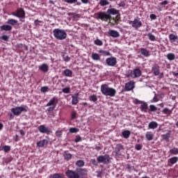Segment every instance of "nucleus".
Masks as SVG:
<instances>
[{
  "instance_id": "nucleus-17",
  "label": "nucleus",
  "mask_w": 178,
  "mask_h": 178,
  "mask_svg": "<svg viewBox=\"0 0 178 178\" xmlns=\"http://www.w3.org/2000/svg\"><path fill=\"white\" fill-rule=\"evenodd\" d=\"M134 88V83L128 82L125 84V91H131Z\"/></svg>"
},
{
  "instance_id": "nucleus-6",
  "label": "nucleus",
  "mask_w": 178,
  "mask_h": 178,
  "mask_svg": "<svg viewBox=\"0 0 178 178\" xmlns=\"http://www.w3.org/2000/svg\"><path fill=\"white\" fill-rule=\"evenodd\" d=\"M11 112H13V115H15V116H19V115H20L22 112H27V109H26V108L23 106H17L15 108H13L11 109Z\"/></svg>"
},
{
  "instance_id": "nucleus-36",
  "label": "nucleus",
  "mask_w": 178,
  "mask_h": 178,
  "mask_svg": "<svg viewBox=\"0 0 178 178\" xmlns=\"http://www.w3.org/2000/svg\"><path fill=\"white\" fill-rule=\"evenodd\" d=\"M99 5L101 6H106V5H109V1L107 0H100Z\"/></svg>"
},
{
  "instance_id": "nucleus-56",
  "label": "nucleus",
  "mask_w": 178,
  "mask_h": 178,
  "mask_svg": "<svg viewBox=\"0 0 178 178\" xmlns=\"http://www.w3.org/2000/svg\"><path fill=\"white\" fill-rule=\"evenodd\" d=\"M65 159H72V154H67L65 156Z\"/></svg>"
},
{
  "instance_id": "nucleus-39",
  "label": "nucleus",
  "mask_w": 178,
  "mask_h": 178,
  "mask_svg": "<svg viewBox=\"0 0 178 178\" xmlns=\"http://www.w3.org/2000/svg\"><path fill=\"white\" fill-rule=\"evenodd\" d=\"M169 40H170V41H176L177 36L171 33L169 35Z\"/></svg>"
},
{
  "instance_id": "nucleus-33",
  "label": "nucleus",
  "mask_w": 178,
  "mask_h": 178,
  "mask_svg": "<svg viewBox=\"0 0 178 178\" xmlns=\"http://www.w3.org/2000/svg\"><path fill=\"white\" fill-rule=\"evenodd\" d=\"M99 54H101L102 55H104V56H111V52H109L108 51H104L102 49L99 51Z\"/></svg>"
},
{
  "instance_id": "nucleus-34",
  "label": "nucleus",
  "mask_w": 178,
  "mask_h": 178,
  "mask_svg": "<svg viewBox=\"0 0 178 178\" xmlns=\"http://www.w3.org/2000/svg\"><path fill=\"white\" fill-rule=\"evenodd\" d=\"M178 161V157L174 156L169 159V162H170L171 165H175Z\"/></svg>"
},
{
  "instance_id": "nucleus-42",
  "label": "nucleus",
  "mask_w": 178,
  "mask_h": 178,
  "mask_svg": "<svg viewBox=\"0 0 178 178\" xmlns=\"http://www.w3.org/2000/svg\"><path fill=\"white\" fill-rule=\"evenodd\" d=\"M98 98L97 97V96L95 95H91L90 97V100L92 101V102H97Z\"/></svg>"
},
{
  "instance_id": "nucleus-15",
  "label": "nucleus",
  "mask_w": 178,
  "mask_h": 178,
  "mask_svg": "<svg viewBox=\"0 0 178 178\" xmlns=\"http://www.w3.org/2000/svg\"><path fill=\"white\" fill-rule=\"evenodd\" d=\"M72 105H77V104H79V99H80V98L79 97V93H76L72 97Z\"/></svg>"
},
{
  "instance_id": "nucleus-12",
  "label": "nucleus",
  "mask_w": 178,
  "mask_h": 178,
  "mask_svg": "<svg viewBox=\"0 0 178 178\" xmlns=\"http://www.w3.org/2000/svg\"><path fill=\"white\" fill-rule=\"evenodd\" d=\"M141 76V70L138 68L134 70L133 74H131V77L133 79H136L137 77H140Z\"/></svg>"
},
{
  "instance_id": "nucleus-53",
  "label": "nucleus",
  "mask_w": 178,
  "mask_h": 178,
  "mask_svg": "<svg viewBox=\"0 0 178 178\" xmlns=\"http://www.w3.org/2000/svg\"><path fill=\"white\" fill-rule=\"evenodd\" d=\"M91 162L92 165H95V166H98V163L97 162V160H95V159H92Z\"/></svg>"
},
{
  "instance_id": "nucleus-59",
  "label": "nucleus",
  "mask_w": 178,
  "mask_h": 178,
  "mask_svg": "<svg viewBox=\"0 0 178 178\" xmlns=\"http://www.w3.org/2000/svg\"><path fill=\"white\" fill-rule=\"evenodd\" d=\"M40 23H42V22L38 19H35L34 22L35 26H38V24H40Z\"/></svg>"
},
{
  "instance_id": "nucleus-38",
  "label": "nucleus",
  "mask_w": 178,
  "mask_h": 178,
  "mask_svg": "<svg viewBox=\"0 0 178 178\" xmlns=\"http://www.w3.org/2000/svg\"><path fill=\"white\" fill-rule=\"evenodd\" d=\"M162 137H163V140H165V141H169V138L170 137V134L167 133V134L163 135Z\"/></svg>"
},
{
  "instance_id": "nucleus-45",
  "label": "nucleus",
  "mask_w": 178,
  "mask_h": 178,
  "mask_svg": "<svg viewBox=\"0 0 178 178\" xmlns=\"http://www.w3.org/2000/svg\"><path fill=\"white\" fill-rule=\"evenodd\" d=\"M135 149H136V151H141V149H143V145L140 144L136 145Z\"/></svg>"
},
{
  "instance_id": "nucleus-52",
  "label": "nucleus",
  "mask_w": 178,
  "mask_h": 178,
  "mask_svg": "<svg viewBox=\"0 0 178 178\" xmlns=\"http://www.w3.org/2000/svg\"><path fill=\"white\" fill-rule=\"evenodd\" d=\"M68 16H76V17H79V15L76 13H67Z\"/></svg>"
},
{
  "instance_id": "nucleus-51",
  "label": "nucleus",
  "mask_w": 178,
  "mask_h": 178,
  "mask_svg": "<svg viewBox=\"0 0 178 178\" xmlns=\"http://www.w3.org/2000/svg\"><path fill=\"white\" fill-rule=\"evenodd\" d=\"M65 2H67V3H76L77 2V0H64Z\"/></svg>"
},
{
  "instance_id": "nucleus-57",
  "label": "nucleus",
  "mask_w": 178,
  "mask_h": 178,
  "mask_svg": "<svg viewBox=\"0 0 178 178\" xmlns=\"http://www.w3.org/2000/svg\"><path fill=\"white\" fill-rule=\"evenodd\" d=\"M74 141L76 143H80V141H81V136H77Z\"/></svg>"
},
{
  "instance_id": "nucleus-29",
  "label": "nucleus",
  "mask_w": 178,
  "mask_h": 178,
  "mask_svg": "<svg viewBox=\"0 0 178 178\" xmlns=\"http://www.w3.org/2000/svg\"><path fill=\"white\" fill-rule=\"evenodd\" d=\"M92 59H93V60H100L101 57L99 56V54L94 53L92 54Z\"/></svg>"
},
{
  "instance_id": "nucleus-55",
  "label": "nucleus",
  "mask_w": 178,
  "mask_h": 178,
  "mask_svg": "<svg viewBox=\"0 0 178 178\" xmlns=\"http://www.w3.org/2000/svg\"><path fill=\"white\" fill-rule=\"evenodd\" d=\"M56 137H61L62 131H56Z\"/></svg>"
},
{
  "instance_id": "nucleus-37",
  "label": "nucleus",
  "mask_w": 178,
  "mask_h": 178,
  "mask_svg": "<svg viewBox=\"0 0 178 178\" xmlns=\"http://www.w3.org/2000/svg\"><path fill=\"white\" fill-rule=\"evenodd\" d=\"M170 154H172V155H177L178 154V148L177 147H174L171 149H170Z\"/></svg>"
},
{
  "instance_id": "nucleus-25",
  "label": "nucleus",
  "mask_w": 178,
  "mask_h": 178,
  "mask_svg": "<svg viewBox=\"0 0 178 178\" xmlns=\"http://www.w3.org/2000/svg\"><path fill=\"white\" fill-rule=\"evenodd\" d=\"M124 138H129L130 137V134H131V132L129 130L124 131L122 133Z\"/></svg>"
},
{
  "instance_id": "nucleus-18",
  "label": "nucleus",
  "mask_w": 178,
  "mask_h": 178,
  "mask_svg": "<svg viewBox=\"0 0 178 178\" xmlns=\"http://www.w3.org/2000/svg\"><path fill=\"white\" fill-rule=\"evenodd\" d=\"M106 13L108 16H111V15H119V10L115 8H109L107 10Z\"/></svg>"
},
{
  "instance_id": "nucleus-58",
  "label": "nucleus",
  "mask_w": 178,
  "mask_h": 178,
  "mask_svg": "<svg viewBox=\"0 0 178 178\" xmlns=\"http://www.w3.org/2000/svg\"><path fill=\"white\" fill-rule=\"evenodd\" d=\"M150 19H152V20H156V15H155L154 14L150 15Z\"/></svg>"
},
{
  "instance_id": "nucleus-43",
  "label": "nucleus",
  "mask_w": 178,
  "mask_h": 178,
  "mask_svg": "<svg viewBox=\"0 0 178 178\" xmlns=\"http://www.w3.org/2000/svg\"><path fill=\"white\" fill-rule=\"evenodd\" d=\"M147 37L150 41H155V35H152V33H148Z\"/></svg>"
},
{
  "instance_id": "nucleus-47",
  "label": "nucleus",
  "mask_w": 178,
  "mask_h": 178,
  "mask_svg": "<svg viewBox=\"0 0 178 178\" xmlns=\"http://www.w3.org/2000/svg\"><path fill=\"white\" fill-rule=\"evenodd\" d=\"M79 132V129L77 128H70V133H77Z\"/></svg>"
},
{
  "instance_id": "nucleus-14",
  "label": "nucleus",
  "mask_w": 178,
  "mask_h": 178,
  "mask_svg": "<svg viewBox=\"0 0 178 178\" xmlns=\"http://www.w3.org/2000/svg\"><path fill=\"white\" fill-rule=\"evenodd\" d=\"M58 104V99L55 97H53L50 101L47 104L46 106H56Z\"/></svg>"
},
{
  "instance_id": "nucleus-64",
  "label": "nucleus",
  "mask_w": 178,
  "mask_h": 178,
  "mask_svg": "<svg viewBox=\"0 0 178 178\" xmlns=\"http://www.w3.org/2000/svg\"><path fill=\"white\" fill-rule=\"evenodd\" d=\"M152 102H158V97H154L152 99Z\"/></svg>"
},
{
  "instance_id": "nucleus-5",
  "label": "nucleus",
  "mask_w": 178,
  "mask_h": 178,
  "mask_svg": "<svg viewBox=\"0 0 178 178\" xmlns=\"http://www.w3.org/2000/svg\"><path fill=\"white\" fill-rule=\"evenodd\" d=\"M97 19L102 20L103 22H108L111 19V15H108L107 13L99 12L97 13Z\"/></svg>"
},
{
  "instance_id": "nucleus-22",
  "label": "nucleus",
  "mask_w": 178,
  "mask_h": 178,
  "mask_svg": "<svg viewBox=\"0 0 178 178\" xmlns=\"http://www.w3.org/2000/svg\"><path fill=\"white\" fill-rule=\"evenodd\" d=\"M0 29L3 31H10V30H12L10 25H3L0 26Z\"/></svg>"
},
{
  "instance_id": "nucleus-4",
  "label": "nucleus",
  "mask_w": 178,
  "mask_h": 178,
  "mask_svg": "<svg viewBox=\"0 0 178 178\" xmlns=\"http://www.w3.org/2000/svg\"><path fill=\"white\" fill-rule=\"evenodd\" d=\"M65 175L68 178H87L86 177H80V175L78 172H76V171L72 170H67L65 172Z\"/></svg>"
},
{
  "instance_id": "nucleus-24",
  "label": "nucleus",
  "mask_w": 178,
  "mask_h": 178,
  "mask_svg": "<svg viewBox=\"0 0 178 178\" xmlns=\"http://www.w3.org/2000/svg\"><path fill=\"white\" fill-rule=\"evenodd\" d=\"M140 54L143 55V56H149V51L147 49L142 48L140 49Z\"/></svg>"
},
{
  "instance_id": "nucleus-44",
  "label": "nucleus",
  "mask_w": 178,
  "mask_h": 178,
  "mask_svg": "<svg viewBox=\"0 0 178 178\" xmlns=\"http://www.w3.org/2000/svg\"><path fill=\"white\" fill-rule=\"evenodd\" d=\"M149 108H150L151 112H155V111H158V108H156V106H155V105H150Z\"/></svg>"
},
{
  "instance_id": "nucleus-30",
  "label": "nucleus",
  "mask_w": 178,
  "mask_h": 178,
  "mask_svg": "<svg viewBox=\"0 0 178 178\" xmlns=\"http://www.w3.org/2000/svg\"><path fill=\"white\" fill-rule=\"evenodd\" d=\"M146 138L148 140V141H151L154 139V134H152L151 132H147L146 134Z\"/></svg>"
},
{
  "instance_id": "nucleus-49",
  "label": "nucleus",
  "mask_w": 178,
  "mask_h": 178,
  "mask_svg": "<svg viewBox=\"0 0 178 178\" xmlns=\"http://www.w3.org/2000/svg\"><path fill=\"white\" fill-rule=\"evenodd\" d=\"M41 92H47L48 91V86H43L40 89Z\"/></svg>"
},
{
  "instance_id": "nucleus-10",
  "label": "nucleus",
  "mask_w": 178,
  "mask_h": 178,
  "mask_svg": "<svg viewBox=\"0 0 178 178\" xmlns=\"http://www.w3.org/2000/svg\"><path fill=\"white\" fill-rule=\"evenodd\" d=\"M124 149V147L122 144H117L115 148V156H120V155H122V153L120 152V151H123Z\"/></svg>"
},
{
  "instance_id": "nucleus-41",
  "label": "nucleus",
  "mask_w": 178,
  "mask_h": 178,
  "mask_svg": "<svg viewBox=\"0 0 178 178\" xmlns=\"http://www.w3.org/2000/svg\"><path fill=\"white\" fill-rule=\"evenodd\" d=\"M95 45H99V47H101L102 45H103L104 42H102V40L99 39H96L95 40Z\"/></svg>"
},
{
  "instance_id": "nucleus-1",
  "label": "nucleus",
  "mask_w": 178,
  "mask_h": 178,
  "mask_svg": "<svg viewBox=\"0 0 178 178\" xmlns=\"http://www.w3.org/2000/svg\"><path fill=\"white\" fill-rule=\"evenodd\" d=\"M101 91L102 94L106 97H115L116 95V90L113 89V88H109L106 84L101 86Z\"/></svg>"
},
{
  "instance_id": "nucleus-61",
  "label": "nucleus",
  "mask_w": 178,
  "mask_h": 178,
  "mask_svg": "<svg viewBox=\"0 0 178 178\" xmlns=\"http://www.w3.org/2000/svg\"><path fill=\"white\" fill-rule=\"evenodd\" d=\"M168 3H169V1H162L161 3H160V5H168Z\"/></svg>"
},
{
  "instance_id": "nucleus-50",
  "label": "nucleus",
  "mask_w": 178,
  "mask_h": 178,
  "mask_svg": "<svg viewBox=\"0 0 178 178\" xmlns=\"http://www.w3.org/2000/svg\"><path fill=\"white\" fill-rule=\"evenodd\" d=\"M4 152H9L10 151V146L5 145L3 147Z\"/></svg>"
},
{
  "instance_id": "nucleus-7",
  "label": "nucleus",
  "mask_w": 178,
  "mask_h": 178,
  "mask_svg": "<svg viewBox=\"0 0 178 178\" xmlns=\"http://www.w3.org/2000/svg\"><path fill=\"white\" fill-rule=\"evenodd\" d=\"M13 16H16V17H19L21 19H24L26 17V12L23 8H18L16 12L12 13Z\"/></svg>"
},
{
  "instance_id": "nucleus-9",
  "label": "nucleus",
  "mask_w": 178,
  "mask_h": 178,
  "mask_svg": "<svg viewBox=\"0 0 178 178\" xmlns=\"http://www.w3.org/2000/svg\"><path fill=\"white\" fill-rule=\"evenodd\" d=\"M118 63V60L115 57H110L106 59V64L107 66L113 67Z\"/></svg>"
},
{
  "instance_id": "nucleus-40",
  "label": "nucleus",
  "mask_w": 178,
  "mask_h": 178,
  "mask_svg": "<svg viewBox=\"0 0 178 178\" xmlns=\"http://www.w3.org/2000/svg\"><path fill=\"white\" fill-rule=\"evenodd\" d=\"M163 113H165V115H170V113H172V111L170 109H169L168 108H165L163 110Z\"/></svg>"
},
{
  "instance_id": "nucleus-13",
  "label": "nucleus",
  "mask_w": 178,
  "mask_h": 178,
  "mask_svg": "<svg viewBox=\"0 0 178 178\" xmlns=\"http://www.w3.org/2000/svg\"><path fill=\"white\" fill-rule=\"evenodd\" d=\"M108 34L110 37H113V38H118V37L120 36V34L119 33V32L115 30H109Z\"/></svg>"
},
{
  "instance_id": "nucleus-21",
  "label": "nucleus",
  "mask_w": 178,
  "mask_h": 178,
  "mask_svg": "<svg viewBox=\"0 0 178 178\" xmlns=\"http://www.w3.org/2000/svg\"><path fill=\"white\" fill-rule=\"evenodd\" d=\"M158 127V123L156 122H151L150 123H149V125H148V128L149 129H155Z\"/></svg>"
},
{
  "instance_id": "nucleus-60",
  "label": "nucleus",
  "mask_w": 178,
  "mask_h": 178,
  "mask_svg": "<svg viewBox=\"0 0 178 178\" xmlns=\"http://www.w3.org/2000/svg\"><path fill=\"white\" fill-rule=\"evenodd\" d=\"M64 60L65 62H69V60H70V57H69V56H67L65 58H64Z\"/></svg>"
},
{
  "instance_id": "nucleus-11",
  "label": "nucleus",
  "mask_w": 178,
  "mask_h": 178,
  "mask_svg": "<svg viewBox=\"0 0 178 178\" xmlns=\"http://www.w3.org/2000/svg\"><path fill=\"white\" fill-rule=\"evenodd\" d=\"M142 26L143 23H141V21L138 19H136L132 22V27L134 29H140Z\"/></svg>"
},
{
  "instance_id": "nucleus-3",
  "label": "nucleus",
  "mask_w": 178,
  "mask_h": 178,
  "mask_svg": "<svg viewBox=\"0 0 178 178\" xmlns=\"http://www.w3.org/2000/svg\"><path fill=\"white\" fill-rule=\"evenodd\" d=\"M111 161H112V158L108 154L100 155L97 157V162L99 163L108 164L111 163Z\"/></svg>"
},
{
  "instance_id": "nucleus-2",
  "label": "nucleus",
  "mask_w": 178,
  "mask_h": 178,
  "mask_svg": "<svg viewBox=\"0 0 178 178\" xmlns=\"http://www.w3.org/2000/svg\"><path fill=\"white\" fill-rule=\"evenodd\" d=\"M53 34L56 40H66L67 33L63 29H56L53 31Z\"/></svg>"
},
{
  "instance_id": "nucleus-54",
  "label": "nucleus",
  "mask_w": 178,
  "mask_h": 178,
  "mask_svg": "<svg viewBox=\"0 0 178 178\" xmlns=\"http://www.w3.org/2000/svg\"><path fill=\"white\" fill-rule=\"evenodd\" d=\"M56 106H52L51 107H49V108H47V112H52V111L55 110Z\"/></svg>"
},
{
  "instance_id": "nucleus-31",
  "label": "nucleus",
  "mask_w": 178,
  "mask_h": 178,
  "mask_svg": "<svg viewBox=\"0 0 178 178\" xmlns=\"http://www.w3.org/2000/svg\"><path fill=\"white\" fill-rule=\"evenodd\" d=\"M140 109L141 111H143V112H147V110L148 109V104L147 103H143L141 106H140Z\"/></svg>"
},
{
  "instance_id": "nucleus-26",
  "label": "nucleus",
  "mask_w": 178,
  "mask_h": 178,
  "mask_svg": "<svg viewBox=\"0 0 178 178\" xmlns=\"http://www.w3.org/2000/svg\"><path fill=\"white\" fill-rule=\"evenodd\" d=\"M49 178H63V174L55 173L50 175Z\"/></svg>"
},
{
  "instance_id": "nucleus-28",
  "label": "nucleus",
  "mask_w": 178,
  "mask_h": 178,
  "mask_svg": "<svg viewBox=\"0 0 178 178\" xmlns=\"http://www.w3.org/2000/svg\"><path fill=\"white\" fill-rule=\"evenodd\" d=\"M76 166H79V168H83V166H84V165H86V163L83 160H78L76 162Z\"/></svg>"
},
{
  "instance_id": "nucleus-16",
  "label": "nucleus",
  "mask_w": 178,
  "mask_h": 178,
  "mask_svg": "<svg viewBox=\"0 0 178 178\" xmlns=\"http://www.w3.org/2000/svg\"><path fill=\"white\" fill-rule=\"evenodd\" d=\"M76 173H79L80 176H87V170L84 168H76Z\"/></svg>"
},
{
  "instance_id": "nucleus-19",
  "label": "nucleus",
  "mask_w": 178,
  "mask_h": 178,
  "mask_svg": "<svg viewBox=\"0 0 178 178\" xmlns=\"http://www.w3.org/2000/svg\"><path fill=\"white\" fill-rule=\"evenodd\" d=\"M152 72L154 76H159V66L158 65H153Z\"/></svg>"
},
{
  "instance_id": "nucleus-32",
  "label": "nucleus",
  "mask_w": 178,
  "mask_h": 178,
  "mask_svg": "<svg viewBox=\"0 0 178 178\" xmlns=\"http://www.w3.org/2000/svg\"><path fill=\"white\" fill-rule=\"evenodd\" d=\"M167 58L168 60H175V59L176 58V56L173 53H170L167 54Z\"/></svg>"
},
{
  "instance_id": "nucleus-63",
  "label": "nucleus",
  "mask_w": 178,
  "mask_h": 178,
  "mask_svg": "<svg viewBox=\"0 0 178 178\" xmlns=\"http://www.w3.org/2000/svg\"><path fill=\"white\" fill-rule=\"evenodd\" d=\"M118 6H120L121 8H124V6H126V3L122 2V3H120V4H118Z\"/></svg>"
},
{
  "instance_id": "nucleus-48",
  "label": "nucleus",
  "mask_w": 178,
  "mask_h": 178,
  "mask_svg": "<svg viewBox=\"0 0 178 178\" xmlns=\"http://www.w3.org/2000/svg\"><path fill=\"white\" fill-rule=\"evenodd\" d=\"M1 40H3V41H8L9 40V36L6 35H3L2 36H1Z\"/></svg>"
},
{
  "instance_id": "nucleus-20",
  "label": "nucleus",
  "mask_w": 178,
  "mask_h": 178,
  "mask_svg": "<svg viewBox=\"0 0 178 178\" xmlns=\"http://www.w3.org/2000/svg\"><path fill=\"white\" fill-rule=\"evenodd\" d=\"M48 144V140L44 139L37 143L38 147H44Z\"/></svg>"
},
{
  "instance_id": "nucleus-27",
  "label": "nucleus",
  "mask_w": 178,
  "mask_h": 178,
  "mask_svg": "<svg viewBox=\"0 0 178 178\" xmlns=\"http://www.w3.org/2000/svg\"><path fill=\"white\" fill-rule=\"evenodd\" d=\"M64 74L66 77H72V74H73V72L70 70H65Z\"/></svg>"
},
{
  "instance_id": "nucleus-35",
  "label": "nucleus",
  "mask_w": 178,
  "mask_h": 178,
  "mask_svg": "<svg viewBox=\"0 0 178 178\" xmlns=\"http://www.w3.org/2000/svg\"><path fill=\"white\" fill-rule=\"evenodd\" d=\"M8 24H11V26H15V24H17V21L13 19H10L7 22Z\"/></svg>"
},
{
  "instance_id": "nucleus-8",
  "label": "nucleus",
  "mask_w": 178,
  "mask_h": 178,
  "mask_svg": "<svg viewBox=\"0 0 178 178\" xmlns=\"http://www.w3.org/2000/svg\"><path fill=\"white\" fill-rule=\"evenodd\" d=\"M38 130L40 133H42L44 134H51L52 131L49 127H45V125H40L38 127Z\"/></svg>"
},
{
  "instance_id": "nucleus-62",
  "label": "nucleus",
  "mask_w": 178,
  "mask_h": 178,
  "mask_svg": "<svg viewBox=\"0 0 178 178\" xmlns=\"http://www.w3.org/2000/svg\"><path fill=\"white\" fill-rule=\"evenodd\" d=\"M76 112H73L72 113V119H76Z\"/></svg>"
},
{
  "instance_id": "nucleus-46",
  "label": "nucleus",
  "mask_w": 178,
  "mask_h": 178,
  "mask_svg": "<svg viewBox=\"0 0 178 178\" xmlns=\"http://www.w3.org/2000/svg\"><path fill=\"white\" fill-rule=\"evenodd\" d=\"M62 91L64 94H69L70 92V88H65Z\"/></svg>"
},
{
  "instance_id": "nucleus-23",
  "label": "nucleus",
  "mask_w": 178,
  "mask_h": 178,
  "mask_svg": "<svg viewBox=\"0 0 178 178\" xmlns=\"http://www.w3.org/2000/svg\"><path fill=\"white\" fill-rule=\"evenodd\" d=\"M39 69L42 70L44 73H47L48 72V65L47 64H42L40 67H39Z\"/></svg>"
}]
</instances>
